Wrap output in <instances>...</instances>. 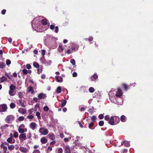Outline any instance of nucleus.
Here are the masks:
<instances>
[{
    "label": "nucleus",
    "mask_w": 153,
    "mask_h": 153,
    "mask_svg": "<svg viewBox=\"0 0 153 153\" xmlns=\"http://www.w3.org/2000/svg\"><path fill=\"white\" fill-rule=\"evenodd\" d=\"M123 93L121 90L120 88L118 89V90L116 94V96L117 97H118L117 99H115L117 100V103L118 104L122 105L123 104V100L120 97L122 95Z\"/></svg>",
    "instance_id": "obj_1"
},
{
    "label": "nucleus",
    "mask_w": 153,
    "mask_h": 153,
    "mask_svg": "<svg viewBox=\"0 0 153 153\" xmlns=\"http://www.w3.org/2000/svg\"><path fill=\"white\" fill-rule=\"evenodd\" d=\"M15 119L14 116L12 115H8L7 116L5 119V122L8 123H11Z\"/></svg>",
    "instance_id": "obj_2"
},
{
    "label": "nucleus",
    "mask_w": 153,
    "mask_h": 153,
    "mask_svg": "<svg viewBox=\"0 0 153 153\" xmlns=\"http://www.w3.org/2000/svg\"><path fill=\"white\" fill-rule=\"evenodd\" d=\"M114 117L116 119H118V121H114V119L113 117H111L109 120V123L111 125H114L118 123L119 122V117H117L115 116Z\"/></svg>",
    "instance_id": "obj_3"
},
{
    "label": "nucleus",
    "mask_w": 153,
    "mask_h": 153,
    "mask_svg": "<svg viewBox=\"0 0 153 153\" xmlns=\"http://www.w3.org/2000/svg\"><path fill=\"white\" fill-rule=\"evenodd\" d=\"M25 126L24 124L21 125L19 127L18 131L19 133H23L24 132H26L27 131V129L26 128H25Z\"/></svg>",
    "instance_id": "obj_4"
},
{
    "label": "nucleus",
    "mask_w": 153,
    "mask_h": 153,
    "mask_svg": "<svg viewBox=\"0 0 153 153\" xmlns=\"http://www.w3.org/2000/svg\"><path fill=\"white\" fill-rule=\"evenodd\" d=\"M39 132L42 135H45L48 134V131L47 128L42 127L39 128Z\"/></svg>",
    "instance_id": "obj_5"
},
{
    "label": "nucleus",
    "mask_w": 153,
    "mask_h": 153,
    "mask_svg": "<svg viewBox=\"0 0 153 153\" xmlns=\"http://www.w3.org/2000/svg\"><path fill=\"white\" fill-rule=\"evenodd\" d=\"M38 18H36L33 20L32 26L33 28L34 27H38V24L39 22V21L38 20Z\"/></svg>",
    "instance_id": "obj_6"
},
{
    "label": "nucleus",
    "mask_w": 153,
    "mask_h": 153,
    "mask_svg": "<svg viewBox=\"0 0 153 153\" xmlns=\"http://www.w3.org/2000/svg\"><path fill=\"white\" fill-rule=\"evenodd\" d=\"M7 106L6 104H2L0 105V111L1 112H5L7 110Z\"/></svg>",
    "instance_id": "obj_7"
},
{
    "label": "nucleus",
    "mask_w": 153,
    "mask_h": 153,
    "mask_svg": "<svg viewBox=\"0 0 153 153\" xmlns=\"http://www.w3.org/2000/svg\"><path fill=\"white\" fill-rule=\"evenodd\" d=\"M27 139L25 133H21L19 136V139L20 141L25 140Z\"/></svg>",
    "instance_id": "obj_8"
},
{
    "label": "nucleus",
    "mask_w": 153,
    "mask_h": 153,
    "mask_svg": "<svg viewBox=\"0 0 153 153\" xmlns=\"http://www.w3.org/2000/svg\"><path fill=\"white\" fill-rule=\"evenodd\" d=\"M7 142L10 143H14L15 142V140L12 137H9L7 140Z\"/></svg>",
    "instance_id": "obj_9"
},
{
    "label": "nucleus",
    "mask_w": 153,
    "mask_h": 153,
    "mask_svg": "<svg viewBox=\"0 0 153 153\" xmlns=\"http://www.w3.org/2000/svg\"><path fill=\"white\" fill-rule=\"evenodd\" d=\"M29 126L30 128L33 130L36 128V124L35 123L32 122L30 124Z\"/></svg>",
    "instance_id": "obj_10"
},
{
    "label": "nucleus",
    "mask_w": 153,
    "mask_h": 153,
    "mask_svg": "<svg viewBox=\"0 0 153 153\" xmlns=\"http://www.w3.org/2000/svg\"><path fill=\"white\" fill-rule=\"evenodd\" d=\"M46 97V94L43 93H40L38 95V97L39 99H45Z\"/></svg>",
    "instance_id": "obj_11"
},
{
    "label": "nucleus",
    "mask_w": 153,
    "mask_h": 153,
    "mask_svg": "<svg viewBox=\"0 0 153 153\" xmlns=\"http://www.w3.org/2000/svg\"><path fill=\"white\" fill-rule=\"evenodd\" d=\"M19 149L21 152L24 153H26L28 151L27 148L22 146L20 147L19 148Z\"/></svg>",
    "instance_id": "obj_12"
},
{
    "label": "nucleus",
    "mask_w": 153,
    "mask_h": 153,
    "mask_svg": "<svg viewBox=\"0 0 153 153\" xmlns=\"http://www.w3.org/2000/svg\"><path fill=\"white\" fill-rule=\"evenodd\" d=\"M18 112L22 114H25L26 111L25 109L20 108L18 109Z\"/></svg>",
    "instance_id": "obj_13"
},
{
    "label": "nucleus",
    "mask_w": 153,
    "mask_h": 153,
    "mask_svg": "<svg viewBox=\"0 0 153 153\" xmlns=\"http://www.w3.org/2000/svg\"><path fill=\"white\" fill-rule=\"evenodd\" d=\"M27 90L29 92H30L32 94H33L35 93V92L33 88L32 87L30 86L28 87L27 88Z\"/></svg>",
    "instance_id": "obj_14"
},
{
    "label": "nucleus",
    "mask_w": 153,
    "mask_h": 153,
    "mask_svg": "<svg viewBox=\"0 0 153 153\" xmlns=\"http://www.w3.org/2000/svg\"><path fill=\"white\" fill-rule=\"evenodd\" d=\"M65 153H71L70 147L68 145H67L65 147Z\"/></svg>",
    "instance_id": "obj_15"
},
{
    "label": "nucleus",
    "mask_w": 153,
    "mask_h": 153,
    "mask_svg": "<svg viewBox=\"0 0 153 153\" xmlns=\"http://www.w3.org/2000/svg\"><path fill=\"white\" fill-rule=\"evenodd\" d=\"M56 81L58 82H62V78L59 76H56Z\"/></svg>",
    "instance_id": "obj_16"
},
{
    "label": "nucleus",
    "mask_w": 153,
    "mask_h": 153,
    "mask_svg": "<svg viewBox=\"0 0 153 153\" xmlns=\"http://www.w3.org/2000/svg\"><path fill=\"white\" fill-rule=\"evenodd\" d=\"M98 78V76L96 74H94L92 76H91L90 78V79L92 81H94L95 79H97Z\"/></svg>",
    "instance_id": "obj_17"
},
{
    "label": "nucleus",
    "mask_w": 153,
    "mask_h": 153,
    "mask_svg": "<svg viewBox=\"0 0 153 153\" xmlns=\"http://www.w3.org/2000/svg\"><path fill=\"white\" fill-rule=\"evenodd\" d=\"M49 138L51 140H53L55 138L54 134H49L48 135Z\"/></svg>",
    "instance_id": "obj_18"
},
{
    "label": "nucleus",
    "mask_w": 153,
    "mask_h": 153,
    "mask_svg": "<svg viewBox=\"0 0 153 153\" xmlns=\"http://www.w3.org/2000/svg\"><path fill=\"white\" fill-rule=\"evenodd\" d=\"M47 139L45 137L42 138L40 140L41 142L43 144L47 142Z\"/></svg>",
    "instance_id": "obj_19"
},
{
    "label": "nucleus",
    "mask_w": 153,
    "mask_h": 153,
    "mask_svg": "<svg viewBox=\"0 0 153 153\" xmlns=\"http://www.w3.org/2000/svg\"><path fill=\"white\" fill-rule=\"evenodd\" d=\"M67 101L65 100H63L61 102V107H63L66 105Z\"/></svg>",
    "instance_id": "obj_20"
},
{
    "label": "nucleus",
    "mask_w": 153,
    "mask_h": 153,
    "mask_svg": "<svg viewBox=\"0 0 153 153\" xmlns=\"http://www.w3.org/2000/svg\"><path fill=\"white\" fill-rule=\"evenodd\" d=\"M19 105L23 107H25V105L24 102L22 101V100H19Z\"/></svg>",
    "instance_id": "obj_21"
},
{
    "label": "nucleus",
    "mask_w": 153,
    "mask_h": 153,
    "mask_svg": "<svg viewBox=\"0 0 153 153\" xmlns=\"http://www.w3.org/2000/svg\"><path fill=\"white\" fill-rule=\"evenodd\" d=\"M7 80V78L5 76H2L0 78V82H3Z\"/></svg>",
    "instance_id": "obj_22"
},
{
    "label": "nucleus",
    "mask_w": 153,
    "mask_h": 153,
    "mask_svg": "<svg viewBox=\"0 0 153 153\" xmlns=\"http://www.w3.org/2000/svg\"><path fill=\"white\" fill-rule=\"evenodd\" d=\"M41 23L43 25H46L47 24L48 20L46 19H43L41 21Z\"/></svg>",
    "instance_id": "obj_23"
},
{
    "label": "nucleus",
    "mask_w": 153,
    "mask_h": 153,
    "mask_svg": "<svg viewBox=\"0 0 153 153\" xmlns=\"http://www.w3.org/2000/svg\"><path fill=\"white\" fill-rule=\"evenodd\" d=\"M8 149L10 150H14L15 148V146L13 145H10L8 147Z\"/></svg>",
    "instance_id": "obj_24"
},
{
    "label": "nucleus",
    "mask_w": 153,
    "mask_h": 153,
    "mask_svg": "<svg viewBox=\"0 0 153 153\" xmlns=\"http://www.w3.org/2000/svg\"><path fill=\"white\" fill-rule=\"evenodd\" d=\"M120 120L122 122H125L126 121V117L124 115H122L120 117Z\"/></svg>",
    "instance_id": "obj_25"
},
{
    "label": "nucleus",
    "mask_w": 153,
    "mask_h": 153,
    "mask_svg": "<svg viewBox=\"0 0 153 153\" xmlns=\"http://www.w3.org/2000/svg\"><path fill=\"white\" fill-rule=\"evenodd\" d=\"M36 115L37 116L38 119L39 120H40L41 119V117L40 116V113L39 111H37L36 113Z\"/></svg>",
    "instance_id": "obj_26"
},
{
    "label": "nucleus",
    "mask_w": 153,
    "mask_h": 153,
    "mask_svg": "<svg viewBox=\"0 0 153 153\" xmlns=\"http://www.w3.org/2000/svg\"><path fill=\"white\" fill-rule=\"evenodd\" d=\"M63 48L62 47V45H59L58 48V51L59 52H61L63 51Z\"/></svg>",
    "instance_id": "obj_27"
},
{
    "label": "nucleus",
    "mask_w": 153,
    "mask_h": 153,
    "mask_svg": "<svg viewBox=\"0 0 153 153\" xmlns=\"http://www.w3.org/2000/svg\"><path fill=\"white\" fill-rule=\"evenodd\" d=\"M5 64L3 62H0V68H3L5 67Z\"/></svg>",
    "instance_id": "obj_28"
},
{
    "label": "nucleus",
    "mask_w": 153,
    "mask_h": 153,
    "mask_svg": "<svg viewBox=\"0 0 153 153\" xmlns=\"http://www.w3.org/2000/svg\"><path fill=\"white\" fill-rule=\"evenodd\" d=\"M16 88V86L13 84H11L10 86V89L11 90H14Z\"/></svg>",
    "instance_id": "obj_29"
},
{
    "label": "nucleus",
    "mask_w": 153,
    "mask_h": 153,
    "mask_svg": "<svg viewBox=\"0 0 153 153\" xmlns=\"http://www.w3.org/2000/svg\"><path fill=\"white\" fill-rule=\"evenodd\" d=\"M16 105L13 103L12 102L10 104V108L13 109L15 108Z\"/></svg>",
    "instance_id": "obj_30"
},
{
    "label": "nucleus",
    "mask_w": 153,
    "mask_h": 153,
    "mask_svg": "<svg viewBox=\"0 0 153 153\" xmlns=\"http://www.w3.org/2000/svg\"><path fill=\"white\" fill-rule=\"evenodd\" d=\"M33 66L36 68H38L39 67V64L36 62H34L33 63Z\"/></svg>",
    "instance_id": "obj_31"
},
{
    "label": "nucleus",
    "mask_w": 153,
    "mask_h": 153,
    "mask_svg": "<svg viewBox=\"0 0 153 153\" xmlns=\"http://www.w3.org/2000/svg\"><path fill=\"white\" fill-rule=\"evenodd\" d=\"M61 87L59 86L58 88H57L56 90V92L58 93H60L61 92Z\"/></svg>",
    "instance_id": "obj_32"
},
{
    "label": "nucleus",
    "mask_w": 153,
    "mask_h": 153,
    "mask_svg": "<svg viewBox=\"0 0 153 153\" xmlns=\"http://www.w3.org/2000/svg\"><path fill=\"white\" fill-rule=\"evenodd\" d=\"M124 145L126 147L130 146V144L129 143V142L128 141H125Z\"/></svg>",
    "instance_id": "obj_33"
},
{
    "label": "nucleus",
    "mask_w": 153,
    "mask_h": 153,
    "mask_svg": "<svg viewBox=\"0 0 153 153\" xmlns=\"http://www.w3.org/2000/svg\"><path fill=\"white\" fill-rule=\"evenodd\" d=\"M14 90H10L9 91V95L11 96H13L14 95V94H13Z\"/></svg>",
    "instance_id": "obj_34"
},
{
    "label": "nucleus",
    "mask_w": 153,
    "mask_h": 153,
    "mask_svg": "<svg viewBox=\"0 0 153 153\" xmlns=\"http://www.w3.org/2000/svg\"><path fill=\"white\" fill-rule=\"evenodd\" d=\"M13 135V137H14L15 138H16L18 136V133L17 132L14 131Z\"/></svg>",
    "instance_id": "obj_35"
},
{
    "label": "nucleus",
    "mask_w": 153,
    "mask_h": 153,
    "mask_svg": "<svg viewBox=\"0 0 153 153\" xmlns=\"http://www.w3.org/2000/svg\"><path fill=\"white\" fill-rule=\"evenodd\" d=\"M89 91L91 93H93L94 91V89L93 87H90L89 89Z\"/></svg>",
    "instance_id": "obj_36"
},
{
    "label": "nucleus",
    "mask_w": 153,
    "mask_h": 153,
    "mask_svg": "<svg viewBox=\"0 0 153 153\" xmlns=\"http://www.w3.org/2000/svg\"><path fill=\"white\" fill-rule=\"evenodd\" d=\"M99 125L100 126H102L104 124V122L103 121H100L99 122Z\"/></svg>",
    "instance_id": "obj_37"
},
{
    "label": "nucleus",
    "mask_w": 153,
    "mask_h": 153,
    "mask_svg": "<svg viewBox=\"0 0 153 153\" xmlns=\"http://www.w3.org/2000/svg\"><path fill=\"white\" fill-rule=\"evenodd\" d=\"M94 124L92 123H91L89 124L88 126V127L91 129H93L92 128Z\"/></svg>",
    "instance_id": "obj_38"
},
{
    "label": "nucleus",
    "mask_w": 153,
    "mask_h": 153,
    "mask_svg": "<svg viewBox=\"0 0 153 153\" xmlns=\"http://www.w3.org/2000/svg\"><path fill=\"white\" fill-rule=\"evenodd\" d=\"M70 62L73 65H75V61L74 59H71L70 60Z\"/></svg>",
    "instance_id": "obj_39"
},
{
    "label": "nucleus",
    "mask_w": 153,
    "mask_h": 153,
    "mask_svg": "<svg viewBox=\"0 0 153 153\" xmlns=\"http://www.w3.org/2000/svg\"><path fill=\"white\" fill-rule=\"evenodd\" d=\"M49 108L47 106H45L43 108L44 110L45 111H47L49 110Z\"/></svg>",
    "instance_id": "obj_40"
},
{
    "label": "nucleus",
    "mask_w": 153,
    "mask_h": 153,
    "mask_svg": "<svg viewBox=\"0 0 153 153\" xmlns=\"http://www.w3.org/2000/svg\"><path fill=\"white\" fill-rule=\"evenodd\" d=\"M18 119L20 121H22L24 120V117L23 116H20L19 117Z\"/></svg>",
    "instance_id": "obj_41"
},
{
    "label": "nucleus",
    "mask_w": 153,
    "mask_h": 153,
    "mask_svg": "<svg viewBox=\"0 0 153 153\" xmlns=\"http://www.w3.org/2000/svg\"><path fill=\"white\" fill-rule=\"evenodd\" d=\"M31 137V134L30 132H29L27 134V137L30 139Z\"/></svg>",
    "instance_id": "obj_42"
},
{
    "label": "nucleus",
    "mask_w": 153,
    "mask_h": 153,
    "mask_svg": "<svg viewBox=\"0 0 153 153\" xmlns=\"http://www.w3.org/2000/svg\"><path fill=\"white\" fill-rule=\"evenodd\" d=\"M97 117L95 116H94L91 117V120L92 121L96 120H97Z\"/></svg>",
    "instance_id": "obj_43"
},
{
    "label": "nucleus",
    "mask_w": 153,
    "mask_h": 153,
    "mask_svg": "<svg viewBox=\"0 0 153 153\" xmlns=\"http://www.w3.org/2000/svg\"><path fill=\"white\" fill-rule=\"evenodd\" d=\"M18 96L20 98H22L23 97L22 94V92H20L18 93Z\"/></svg>",
    "instance_id": "obj_44"
},
{
    "label": "nucleus",
    "mask_w": 153,
    "mask_h": 153,
    "mask_svg": "<svg viewBox=\"0 0 153 153\" xmlns=\"http://www.w3.org/2000/svg\"><path fill=\"white\" fill-rule=\"evenodd\" d=\"M22 72L24 74H27V71L26 69H24L22 70Z\"/></svg>",
    "instance_id": "obj_45"
},
{
    "label": "nucleus",
    "mask_w": 153,
    "mask_h": 153,
    "mask_svg": "<svg viewBox=\"0 0 153 153\" xmlns=\"http://www.w3.org/2000/svg\"><path fill=\"white\" fill-rule=\"evenodd\" d=\"M34 111V109L33 108H32L31 109L29 110L28 112L30 114H31L32 112H33Z\"/></svg>",
    "instance_id": "obj_46"
},
{
    "label": "nucleus",
    "mask_w": 153,
    "mask_h": 153,
    "mask_svg": "<svg viewBox=\"0 0 153 153\" xmlns=\"http://www.w3.org/2000/svg\"><path fill=\"white\" fill-rule=\"evenodd\" d=\"M11 63V61L10 60L7 59L6 61V64L7 65H9Z\"/></svg>",
    "instance_id": "obj_47"
},
{
    "label": "nucleus",
    "mask_w": 153,
    "mask_h": 153,
    "mask_svg": "<svg viewBox=\"0 0 153 153\" xmlns=\"http://www.w3.org/2000/svg\"><path fill=\"white\" fill-rule=\"evenodd\" d=\"M109 117H110V116L109 115H107L106 116H105L104 118L105 120L108 121L109 120Z\"/></svg>",
    "instance_id": "obj_48"
},
{
    "label": "nucleus",
    "mask_w": 153,
    "mask_h": 153,
    "mask_svg": "<svg viewBox=\"0 0 153 153\" xmlns=\"http://www.w3.org/2000/svg\"><path fill=\"white\" fill-rule=\"evenodd\" d=\"M5 75L9 79H11L12 77L11 75H10L6 73Z\"/></svg>",
    "instance_id": "obj_49"
},
{
    "label": "nucleus",
    "mask_w": 153,
    "mask_h": 153,
    "mask_svg": "<svg viewBox=\"0 0 153 153\" xmlns=\"http://www.w3.org/2000/svg\"><path fill=\"white\" fill-rule=\"evenodd\" d=\"M58 153H62L63 152L62 149L61 148H59L58 149Z\"/></svg>",
    "instance_id": "obj_50"
},
{
    "label": "nucleus",
    "mask_w": 153,
    "mask_h": 153,
    "mask_svg": "<svg viewBox=\"0 0 153 153\" xmlns=\"http://www.w3.org/2000/svg\"><path fill=\"white\" fill-rule=\"evenodd\" d=\"M33 153H40V152L39 150L36 149L34 150Z\"/></svg>",
    "instance_id": "obj_51"
},
{
    "label": "nucleus",
    "mask_w": 153,
    "mask_h": 153,
    "mask_svg": "<svg viewBox=\"0 0 153 153\" xmlns=\"http://www.w3.org/2000/svg\"><path fill=\"white\" fill-rule=\"evenodd\" d=\"M98 117L100 119H102L104 117V116L102 114H101L99 115Z\"/></svg>",
    "instance_id": "obj_52"
},
{
    "label": "nucleus",
    "mask_w": 153,
    "mask_h": 153,
    "mask_svg": "<svg viewBox=\"0 0 153 153\" xmlns=\"http://www.w3.org/2000/svg\"><path fill=\"white\" fill-rule=\"evenodd\" d=\"M33 116L32 115H29L27 117V118L30 119H33Z\"/></svg>",
    "instance_id": "obj_53"
},
{
    "label": "nucleus",
    "mask_w": 153,
    "mask_h": 153,
    "mask_svg": "<svg viewBox=\"0 0 153 153\" xmlns=\"http://www.w3.org/2000/svg\"><path fill=\"white\" fill-rule=\"evenodd\" d=\"M26 66V68L27 69H30L31 68V66L29 64H27Z\"/></svg>",
    "instance_id": "obj_54"
},
{
    "label": "nucleus",
    "mask_w": 153,
    "mask_h": 153,
    "mask_svg": "<svg viewBox=\"0 0 153 153\" xmlns=\"http://www.w3.org/2000/svg\"><path fill=\"white\" fill-rule=\"evenodd\" d=\"M42 68H38L37 69V73L38 74H40L42 72Z\"/></svg>",
    "instance_id": "obj_55"
},
{
    "label": "nucleus",
    "mask_w": 153,
    "mask_h": 153,
    "mask_svg": "<svg viewBox=\"0 0 153 153\" xmlns=\"http://www.w3.org/2000/svg\"><path fill=\"white\" fill-rule=\"evenodd\" d=\"M58 26H56L55 27V30L54 31L56 33H57L58 32Z\"/></svg>",
    "instance_id": "obj_56"
},
{
    "label": "nucleus",
    "mask_w": 153,
    "mask_h": 153,
    "mask_svg": "<svg viewBox=\"0 0 153 153\" xmlns=\"http://www.w3.org/2000/svg\"><path fill=\"white\" fill-rule=\"evenodd\" d=\"M73 76L74 77H75L77 76V74L76 72H74L72 74Z\"/></svg>",
    "instance_id": "obj_57"
},
{
    "label": "nucleus",
    "mask_w": 153,
    "mask_h": 153,
    "mask_svg": "<svg viewBox=\"0 0 153 153\" xmlns=\"http://www.w3.org/2000/svg\"><path fill=\"white\" fill-rule=\"evenodd\" d=\"M45 52H46L44 50H42V53H41L42 54L43 56L45 55Z\"/></svg>",
    "instance_id": "obj_58"
},
{
    "label": "nucleus",
    "mask_w": 153,
    "mask_h": 153,
    "mask_svg": "<svg viewBox=\"0 0 153 153\" xmlns=\"http://www.w3.org/2000/svg\"><path fill=\"white\" fill-rule=\"evenodd\" d=\"M123 85L124 86V88L125 89V90H127L128 89V87L127 85L125 84H123Z\"/></svg>",
    "instance_id": "obj_59"
},
{
    "label": "nucleus",
    "mask_w": 153,
    "mask_h": 153,
    "mask_svg": "<svg viewBox=\"0 0 153 153\" xmlns=\"http://www.w3.org/2000/svg\"><path fill=\"white\" fill-rule=\"evenodd\" d=\"M50 28L51 30H53L55 28V26L53 25H51Z\"/></svg>",
    "instance_id": "obj_60"
},
{
    "label": "nucleus",
    "mask_w": 153,
    "mask_h": 153,
    "mask_svg": "<svg viewBox=\"0 0 153 153\" xmlns=\"http://www.w3.org/2000/svg\"><path fill=\"white\" fill-rule=\"evenodd\" d=\"M73 52L72 51H71L70 49H68L67 52V53L68 54H70Z\"/></svg>",
    "instance_id": "obj_61"
},
{
    "label": "nucleus",
    "mask_w": 153,
    "mask_h": 153,
    "mask_svg": "<svg viewBox=\"0 0 153 153\" xmlns=\"http://www.w3.org/2000/svg\"><path fill=\"white\" fill-rule=\"evenodd\" d=\"M93 40V38L91 37H90L88 39V40L89 41H92Z\"/></svg>",
    "instance_id": "obj_62"
},
{
    "label": "nucleus",
    "mask_w": 153,
    "mask_h": 153,
    "mask_svg": "<svg viewBox=\"0 0 153 153\" xmlns=\"http://www.w3.org/2000/svg\"><path fill=\"white\" fill-rule=\"evenodd\" d=\"M52 150V148L51 146H48V151L49 152L51 151Z\"/></svg>",
    "instance_id": "obj_63"
},
{
    "label": "nucleus",
    "mask_w": 153,
    "mask_h": 153,
    "mask_svg": "<svg viewBox=\"0 0 153 153\" xmlns=\"http://www.w3.org/2000/svg\"><path fill=\"white\" fill-rule=\"evenodd\" d=\"M6 10H3L1 11V13L3 15H4L6 13Z\"/></svg>",
    "instance_id": "obj_64"
}]
</instances>
